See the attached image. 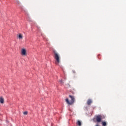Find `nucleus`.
<instances>
[{
	"instance_id": "f257e3e1",
	"label": "nucleus",
	"mask_w": 126,
	"mask_h": 126,
	"mask_svg": "<svg viewBox=\"0 0 126 126\" xmlns=\"http://www.w3.org/2000/svg\"><path fill=\"white\" fill-rule=\"evenodd\" d=\"M53 53L54 55V59L55 60V64L59 65L60 63H61V56L59 53L55 50L53 51Z\"/></svg>"
},
{
	"instance_id": "f03ea898",
	"label": "nucleus",
	"mask_w": 126,
	"mask_h": 126,
	"mask_svg": "<svg viewBox=\"0 0 126 126\" xmlns=\"http://www.w3.org/2000/svg\"><path fill=\"white\" fill-rule=\"evenodd\" d=\"M69 97L70 98V100H68V98H66L65 99V101L66 103L69 106L70 105H73L74 104V102H75V98L74 97V96L69 95Z\"/></svg>"
},
{
	"instance_id": "7ed1b4c3",
	"label": "nucleus",
	"mask_w": 126,
	"mask_h": 126,
	"mask_svg": "<svg viewBox=\"0 0 126 126\" xmlns=\"http://www.w3.org/2000/svg\"><path fill=\"white\" fill-rule=\"evenodd\" d=\"M104 119H105V116L104 115H97L95 117V120L97 123H101V121L104 120Z\"/></svg>"
},
{
	"instance_id": "20e7f679",
	"label": "nucleus",
	"mask_w": 126,
	"mask_h": 126,
	"mask_svg": "<svg viewBox=\"0 0 126 126\" xmlns=\"http://www.w3.org/2000/svg\"><path fill=\"white\" fill-rule=\"evenodd\" d=\"M22 56H26V50L25 49H22L21 50Z\"/></svg>"
},
{
	"instance_id": "39448f33",
	"label": "nucleus",
	"mask_w": 126,
	"mask_h": 126,
	"mask_svg": "<svg viewBox=\"0 0 126 126\" xmlns=\"http://www.w3.org/2000/svg\"><path fill=\"white\" fill-rule=\"evenodd\" d=\"M0 103L1 104H3L4 103V99L2 96L0 97Z\"/></svg>"
},
{
	"instance_id": "423d86ee",
	"label": "nucleus",
	"mask_w": 126,
	"mask_h": 126,
	"mask_svg": "<svg viewBox=\"0 0 126 126\" xmlns=\"http://www.w3.org/2000/svg\"><path fill=\"white\" fill-rule=\"evenodd\" d=\"M92 103V100L89 99L88 100L87 104V105H90Z\"/></svg>"
},
{
	"instance_id": "0eeeda50",
	"label": "nucleus",
	"mask_w": 126,
	"mask_h": 126,
	"mask_svg": "<svg viewBox=\"0 0 126 126\" xmlns=\"http://www.w3.org/2000/svg\"><path fill=\"white\" fill-rule=\"evenodd\" d=\"M77 126H81V122L79 120H78L77 123H76Z\"/></svg>"
},
{
	"instance_id": "6e6552de",
	"label": "nucleus",
	"mask_w": 126,
	"mask_h": 126,
	"mask_svg": "<svg viewBox=\"0 0 126 126\" xmlns=\"http://www.w3.org/2000/svg\"><path fill=\"white\" fill-rule=\"evenodd\" d=\"M102 126H107V123H106L105 122H102Z\"/></svg>"
},
{
	"instance_id": "1a4fd4ad",
	"label": "nucleus",
	"mask_w": 126,
	"mask_h": 126,
	"mask_svg": "<svg viewBox=\"0 0 126 126\" xmlns=\"http://www.w3.org/2000/svg\"><path fill=\"white\" fill-rule=\"evenodd\" d=\"M18 38H19V39H23V36H22V35H21V34H19Z\"/></svg>"
},
{
	"instance_id": "9d476101",
	"label": "nucleus",
	"mask_w": 126,
	"mask_h": 126,
	"mask_svg": "<svg viewBox=\"0 0 126 126\" xmlns=\"http://www.w3.org/2000/svg\"><path fill=\"white\" fill-rule=\"evenodd\" d=\"M24 115H27L28 114V112L27 111H25L23 113Z\"/></svg>"
},
{
	"instance_id": "9b49d317",
	"label": "nucleus",
	"mask_w": 126,
	"mask_h": 126,
	"mask_svg": "<svg viewBox=\"0 0 126 126\" xmlns=\"http://www.w3.org/2000/svg\"><path fill=\"white\" fill-rule=\"evenodd\" d=\"M60 84H63V80H60Z\"/></svg>"
},
{
	"instance_id": "f8f14e48",
	"label": "nucleus",
	"mask_w": 126,
	"mask_h": 126,
	"mask_svg": "<svg viewBox=\"0 0 126 126\" xmlns=\"http://www.w3.org/2000/svg\"><path fill=\"white\" fill-rule=\"evenodd\" d=\"M16 2H17V3L18 4H20V2H19V1L17 0V1H16Z\"/></svg>"
},
{
	"instance_id": "ddd939ff",
	"label": "nucleus",
	"mask_w": 126,
	"mask_h": 126,
	"mask_svg": "<svg viewBox=\"0 0 126 126\" xmlns=\"http://www.w3.org/2000/svg\"><path fill=\"white\" fill-rule=\"evenodd\" d=\"M72 72H73V73H75V71L74 70H73L72 71Z\"/></svg>"
}]
</instances>
